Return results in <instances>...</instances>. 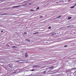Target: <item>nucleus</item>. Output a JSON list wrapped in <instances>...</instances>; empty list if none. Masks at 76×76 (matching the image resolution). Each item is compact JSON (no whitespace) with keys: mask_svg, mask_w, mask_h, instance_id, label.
Returning <instances> with one entry per match:
<instances>
[{"mask_svg":"<svg viewBox=\"0 0 76 76\" xmlns=\"http://www.w3.org/2000/svg\"><path fill=\"white\" fill-rule=\"evenodd\" d=\"M21 6H22V5H20L16 6H13V7H20Z\"/></svg>","mask_w":76,"mask_h":76,"instance_id":"obj_1","label":"nucleus"},{"mask_svg":"<svg viewBox=\"0 0 76 76\" xmlns=\"http://www.w3.org/2000/svg\"><path fill=\"white\" fill-rule=\"evenodd\" d=\"M9 66V67H10V68H12V66H13V65L12 64H10Z\"/></svg>","mask_w":76,"mask_h":76,"instance_id":"obj_2","label":"nucleus"},{"mask_svg":"<svg viewBox=\"0 0 76 76\" xmlns=\"http://www.w3.org/2000/svg\"><path fill=\"white\" fill-rule=\"evenodd\" d=\"M20 63H24V62L23 61H22V60H21V61H19Z\"/></svg>","mask_w":76,"mask_h":76,"instance_id":"obj_3","label":"nucleus"},{"mask_svg":"<svg viewBox=\"0 0 76 76\" xmlns=\"http://www.w3.org/2000/svg\"><path fill=\"white\" fill-rule=\"evenodd\" d=\"M25 56L26 57H28V54H27V53H26Z\"/></svg>","mask_w":76,"mask_h":76,"instance_id":"obj_4","label":"nucleus"},{"mask_svg":"<svg viewBox=\"0 0 76 76\" xmlns=\"http://www.w3.org/2000/svg\"><path fill=\"white\" fill-rule=\"evenodd\" d=\"M72 18L71 17H69L68 18V19H72Z\"/></svg>","mask_w":76,"mask_h":76,"instance_id":"obj_5","label":"nucleus"},{"mask_svg":"<svg viewBox=\"0 0 76 76\" xmlns=\"http://www.w3.org/2000/svg\"><path fill=\"white\" fill-rule=\"evenodd\" d=\"M39 33V32L37 31L35 33V34H38Z\"/></svg>","mask_w":76,"mask_h":76,"instance_id":"obj_6","label":"nucleus"},{"mask_svg":"<svg viewBox=\"0 0 76 76\" xmlns=\"http://www.w3.org/2000/svg\"><path fill=\"white\" fill-rule=\"evenodd\" d=\"M61 16H58L57 17V18H61Z\"/></svg>","mask_w":76,"mask_h":76,"instance_id":"obj_7","label":"nucleus"},{"mask_svg":"<svg viewBox=\"0 0 76 76\" xmlns=\"http://www.w3.org/2000/svg\"><path fill=\"white\" fill-rule=\"evenodd\" d=\"M54 67V66H52L50 67V69H53V68Z\"/></svg>","mask_w":76,"mask_h":76,"instance_id":"obj_8","label":"nucleus"},{"mask_svg":"<svg viewBox=\"0 0 76 76\" xmlns=\"http://www.w3.org/2000/svg\"><path fill=\"white\" fill-rule=\"evenodd\" d=\"M27 41H28V42H31V41L29 40H27Z\"/></svg>","mask_w":76,"mask_h":76,"instance_id":"obj_9","label":"nucleus"},{"mask_svg":"<svg viewBox=\"0 0 76 76\" xmlns=\"http://www.w3.org/2000/svg\"><path fill=\"white\" fill-rule=\"evenodd\" d=\"M13 48H16V47L15 46H13Z\"/></svg>","mask_w":76,"mask_h":76,"instance_id":"obj_10","label":"nucleus"},{"mask_svg":"<svg viewBox=\"0 0 76 76\" xmlns=\"http://www.w3.org/2000/svg\"><path fill=\"white\" fill-rule=\"evenodd\" d=\"M74 7H75V6H73L71 8V9H73V8H74Z\"/></svg>","mask_w":76,"mask_h":76,"instance_id":"obj_11","label":"nucleus"},{"mask_svg":"<svg viewBox=\"0 0 76 76\" xmlns=\"http://www.w3.org/2000/svg\"><path fill=\"white\" fill-rule=\"evenodd\" d=\"M31 11H33V12H34V11H35V10L31 9Z\"/></svg>","mask_w":76,"mask_h":76,"instance_id":"obj_12","label":"nucleus"},{"mask_svg":"<svg viewBox=\"0 0 76 76\" xmlns=\"http://www.w3.org/2000/svg\"><path fill=\"white\" fill-rule=\"evenodd\" d=\"M24 33L25 34H27V33L26 32H24Z\"/></svg>","mask_w":76,"mask_h":76,"instance_id":"obj_13","label":"nucleus"},{"mask_svg":"<svg viewBox=\"0 0 76 76\" xmlns=\"http://www.w3.org/2000/svg\"><path fill=\"white\" fill-rule=\"evenodd\" d=\"M42 18V16H41L40 17V18Z\"/></svg>","mask_w":76,"mask_h":76,"instance_id":"obj_14","label":"nucleus"},{"mask_svg":"<svg viewBox=\"0 0 76 76\" xmlns=\"http://www.w3.org/2000/svg\"><path fill=\"white\" fill-rule=\"evenodd\" d=\"M48 28H49V29H50V28H51V27H48Z\"/></svg>","mask_w":76,"mask_h":76,"instance_id":"obj_15","label":"nucleus"},{"mask_svg":"<svg viewBox=\"0 0 76 76\" xmlns=\"http://www.w3.org/2000/svg\"><path fill=\"white\" fill-rule=\"evenodd\" d=\"M39 9V7H37V10H38V9Z\"/></svg>","mask_w":76,"mask_h":76,"instance_id":"obj_16","label":"nucleus"},{"mask_svg":"<svg viewBox=\"0 0 76 76\" xmlns=\"http://www.w3.org/2000/svg\"><path fill=\"white\" fill-rule=\"evenodd\" d=\"M4 14H1V15H4Z\"/></svg>","mask_w":76,"mask_h":76,"instance_id":"obj_17","label":"nucleus"},{"mask_svg":"<svg viewBox=\"0 0 76 76\" xmlns=\"http://www.w3.org/2000/svg\"><path fill=\"white\" fill-rule=\"evenodd\" d=\"M72 1V0H69L68 1Z\"/></svg>","mask_w":76,"mask_h":76,"instance_id":"obj_18","label":"nucleus"},{"mask_svg":"<svg viewBox=\"0 0 76 76\" xmlns=\"http://www.w3.org/2000/svg\"><path fill=\"white\" fill-rule=\"evenodd\" d=\"M31 71H34V69H32V70H31Z\"/></svg>","mask_w":76,"mask_h":76,"instance_id":"obj_19","label":"nucleus"},{"mask_svg":"<svg viewBox=\"0 0 76 76\" xmlns=\"http://www.w3.org/2000/svg\"><path fill=\"white\" fill-rule=\"evenodd\" d=\"M76 6V4H75L74 5V6Z\"/></svg>","mask_w":76,"mask_h":76,"instance_id":"obj_20","label":"nucleus"},{"mask_svg":"<svg viewBox=\"0 0 76 76\" xmlns=\"http://www.w3.org/2000/svg\"><path fill=\"white\" fill-rule=\"evenodd\" d=\"M46 72L45 71L43 72V73H45Z\"/></svg>","mask_w":76,"mask_h":76,"instance_id":"obj_21","label":"nucleus"},{"mask_svg":"<svg viewBox=\"0 0 76 76\" xmlns=\"http://www.w3.org/2000/svg\"><path fill=\"white\" fill-rule=\"evenodd\" d=\"M74 69H76V68H74Z\"/></svg>","mask_w":76,"mask_h":76,"instance_id":"obj_22","label":"nucleus"},{"mask_svg":"<svg viewBox=\"0 0 76 76\" xmlns=\"http://www.w3.org/2000/svg\"><path fill=\"white\" fill-rule=\"evenodd\" d=\"M1 31V32H3V31Z\"/></svg>","mask_w":76,"mask_h":76,"instance_id":"obj_23","label":"nucleus"},{"mask_svg":"<svg viewBox=\"0 0 76 76\" xmlns=\"http://www.w3.org/2000/svg\"><path fill=\"white\" fill-rule=\"evenodd\" d=\"M67 45H66L64 46V47H67Z\"/></svg>","mask_w":76,"mask_h":76,"instance_id":"obj_24","label":"nucleus"},{"mask_svg":"<svg viewBox=\"0 0 76 76\" xmlns=\"http://www.w3.org/2000/svg\"><path fill=\"white\" fill-rule=\"evenodd\" d=\"M24 76H30V75H27V76H26V75H25Z\"/></svg>","mask_w":76,"mask_h":76,"instance_id":"obj_25","label":"nucleus"},{"mask_svg":"<svg viewBox=\"0 0 76 76\" xmlns=\"http://www.w3.org/2000/svg\"><path fill=\"white\" fill-rule=\"evenodd\" d=\"M33 34H35V33H33Z\"/></svg>","mask_w":76,"mask_h":76,"instance_id":"obj_26","label":"nucleus"},{"mask_svg":"<svg viewBox=\"0 0 76 76\" xmlns=\"http://www.w3.org/2000/svg\"><path fill=\"white\" fill-rule=\"evenodd\" d=\"M25 40L26 41H27V40H28V39H25Z\"/></svg>","mask_w":76,"mask_h":76,"instance_id":"obj_27","label":"nucleus"},{"mask_svg":"<svg viewBox=\"0 0 76 76\" xmlns=\"http://www.w3.org/2000/svg\"><path fill=\"white\" fill-rule=\"evenodd\" d=\"M26 63H28V61H27V62H26Z\"/></svg>","mask_w":76,"mask_h":76,"instance_id":"obj_28","label":"nucleus"},{"mask_svg":"<svg viewBox=\"0 0 76 76\" xmlns=\"http://www.w3.org/2000/svg\"><path fill=\"white\" fill-rule=\"evenodd\" d=\"M34 67H36V66H35Z\"/></svg>","mask_w":76,"mask_h":76,"instance_id":"obj_29","label":"nucleus"},{"mask_svg":"<svg viewBox=\"0 0 76 76\" xmlns=\"http://www.w3.org/2000/svg\"><path fill=\"white\" fill-rule=\"evenodd\" d=\"M31 4V3H30V4Z\"/></svg>","mask_w":76,"mask_h":76,"instance_id":"obj_30","label":"nucleus"},{"mask_svg":"<svg viewBox=\"0 0 76 76\" xmlns=\"http://www.w3.org/2000/svg\"><path fill=\"white\" fill-rule=\"evenodd\" d=\"M48 43V42H46V43Z\"/></svg>","mask_w":76,"mask_h":76,"instance_id":"obj_31","label":"nucleus"},{"mask_svg":"<svg viewBox=\"0 0 76 76\" xmlns=\"http://www.w3.org/2000/svg\"><path fill=\"white\" fill-rule=\"evenodd\" d=\"M0 1H1V0H0Z\"/></svg>","mask_w":76,"mask_h":76,"instance_id":"obj_32","label":"nucleus"}]
</instances>
